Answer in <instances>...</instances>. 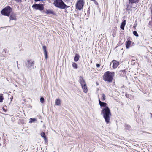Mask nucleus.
Returning a JSON list of instances; mask_svg holds the SVG:
<instances>
[{
  "label": "nucleus",
  "instance_id": "f257e3e1",
  "mask_svg": "<svg viewBox=\"0 0 152 152\" xmlns=\"http://www.w3.org/2000/svg\"><path fill=\"white\" fill-rule=\"evenodd\" d=\"M99 102L101 107H104L101 111V114L103 115V117L106 122L107 124L110 122L111 113L110 109L107 106V104L101 102L99 99Z\"/></svg>",
  "mask_w": 152,
  "mask_h": 152
},
{
  "label": "nucleus",
  "instance_id": "b1692460",
  "mask_svg": "<svg viewBox=\"0 0 152 152\" xmlns=\"http://www.w3.org/2000/svg\"><path fill=\"white\" fill-rule=\"evenodd\" d=\"M3 94H0V102H2L3 100Z\"/></svg>",
  "mask_w": 152,
  "mask_h": 152
},
{
  "label": "nucleus",
  "instance_id": "2eb2a0df",
  "mask_svg": "<svg viewBox=\"0 0 152 152\" xmlns=\"http://www.w3.org/2000/svg\"><path fill=\"white\" fill-rule=\"evenodd\" d=\"M131 43L132 42L131 41L127 39L126 43V49H128L130 47Z\"/></svg>",
  "mask_w": 152,
  "mask_h": 152
},
{
  "label": "nucleus",
  "instance_id": "412c9836",
  "mask_svg": "<svg viewBox=\"0 0 152 152\" xmlns=\"http://www.w3.org/2000/svg\"><path fill=\"white\" fill-rule=\"evenodd\" d=\"M72 66L75 69H77L78 68L77 65L75 63H74V62L72 63Z\"/></svg>",
  "mask_w": 152,
  "mask_h": 152
},
{
  "label": "nucleus",
  "instance_id": "39448f33",
  "mask_svg": "<svg viewBox=\"0 0 152 152\" xmlns=\"http://www.w3.org/2000/svg\"><path fill=\"white\" fill-rule=\"evenodd\" d=\"M12 9L10 6H7L1 11V14L4 16H9L12 11Z\"/></svg>",
  "mask_w": 152,
  "mask_h": 152
},
{
  "label": "nucleus",
  "instance_id": "393cba45",
  "mask_svg": "<svg viewBox=\"0 0 152 152\" xmlns=\"http://www.w3.org/2000/svg\"><path fill=\"white\" fill-rule=\"evenodd\" d=\"M116 30H114L113 31L112 35L113 37H115V36L116 34Z\"/></svg>",
  "mask_w": 152,
  "mask_h": 152
},
{
  "label": "nucleus",
  "instance_id": "4be33fe9",
  "mask_svg": "<svg viewBox=\"0 0 152 152\" xmlns=\"http://www.w3.org/2000/svg\"><path fill=\"white\" fill-rule=\"evenodd\" d=\"M125 128L127 130H129L131 128V126L129 125L126 124L125 125Z\"/></svg>",
  "mask_w": 152,
  "mask_h": 152
},
{
  "label": "nucleus",
  "instance_id": "4468645a",
  "mask_svg": "<svg viewBox=\"0 0 152 152\" xmlns=\"http://www.w3.org/2000/svg\"><path fill=\"white\" fill-rule=\"evenodd\" d=\"M40 135L42 137H43L45 141V142H47L48 140L46 136L45 135V133L44 132H42L40 133Z\"/></svg>",
  "mask_w": 152,
  "mask_h": 152
},
{
  "label": "nucleus",
  "instance_id": "7ed1b4c3",
  "mask_svg": "<svg viewBox=\"0 0 152 152\" xmlns=\"http://www.w3.org/2000/svg\"><path fill=\"white\" fill-rule=\"evenodd\" d=\"M53 3L55 7L61 9H65L69 7L65 4L62 0H55Z\"/></svg>",
  "mask_w": 152,
  "mask_h": 152
},
{
  "label": "nucleus",
  "instance_id": "c85d7f7f",
  "mask_svg": "<svg viewBox=\"0 0 152 152\" xmlns=\"http://www.w3.org/2000/svg\"><path fill=\"white\" fill-rule=\"evenodd\" d=\"M2 109L5 112H6L7 110V106H5L4 107H3Z\"/></svg>",
  "mask_w": 152,
  "mask_h": 152
},
{
  "label": "nucleus",
  "instance_id": "f3484780",
  "mask_svg": "<svg viewBox=\"0 0 152 152\" xmlns=\"http://www.w3.org/2000/svg\"><path fill=\"white\" fill-rule=\"evenodd\" d=\"M140 0H129V4H132L133 3H137L139 2Z\"/></svg>",
  "mask_w": 152,
  "mask_h": 152
},
{
  "label": "nucleus",
  "instance_id": "c9c22d12",
  "mask_svg": "<svg viewBox=\"0 0 152 152\" xmlns=\"http://www.w3.org/2000/svg\"><path fill=\"white\" fill-rule=\"evenodd\" d=\"M151 116H152V114H151Z\"/></svg>",
  "mask_w": 152,
  "mask_h": 152
},
{
  "label": "nucleus",
  "instance_id": "ddd939ff",
  "mask_svg": "<svg viewBox=\"0 0 152 152\" xmlns=\"http://www.w3.org/2000/svg\"><path fill=\"white\" fill-rule=\"evenodd\" d=\"M44 12L47 14H51L53 15H55V12L53 10H46L45 11H44Z\"/></svg>",
  "mask_w": 152,
  "mask_h": 152
},
{
  "label": "nucleus",
  "instance_id": "f03ea898",
  "mask_svg": "<svg viewBox=\"0 0 152 152\" xmlns=\"http://www.w3.org/2000/svg\"><path fill=\"white\" fill-rule=\"evenodd\" d=\"M114 75V72L106 71L103 76V80L105 81L111 83L112 82Z\"/></svg>",
  "mask_w": 152,
  "mask_h": 152
},
{
  "label": "nucleus",
  "instance_id": "72a5a7b5",
  "mask_svg": "<svg viewBox=\"0 0 152 152\" xmlns=\"http://www.w3.org/2000/svg\"><path fill=\"white\" fill-rule=\"evenodd\" d=\"M91 0L93 1L94 3L96 2L97 3V2L95 0Z\"/></svg>",
  "mask_w": 152,
  "mask_h": 152
},
{
  "label": "nucleus",
  "instance_id": "f8f14e48",
  "mask_svg": "<svg viewBox=\"0 0 152 152\" xmlns=\"http://www.w3.org/2000/svg\"><path fill=\"white\" fill-rule=\"evenodd\" d=\"M126 72L125 70H120L118 72V75L122 77L124 76L126 74Z\"/></svg>",
  "mask_w": 152,
  "mask_h": 152
},
{
  "label": "nucleus",
  "instance_id": "5701e85b",
  "mask_svg": "<svg viewBox=\"0 0 152 152\" xmlns=\"http://www.w3.org/2000/svg\"><path fill=\"white\" fill-rule=\"evenodd\" d=\"M132 7V4H131V5H127V8L126 9V10H131V8Z\"/></svg>",
  "mask_w": 152,
  "mask_h": 152
},
{
  "label": "nucleus",
  "instance_id": "6ab92c4d",
  "mask_svg": "<svg viewBox=\"0 0 152 152\" xmlns=\"http://www.w3.org/2000/svg\"><path fill=\"white\" fill-rule=\"evenodd\" d=\"M79 55L76 54L74 58V61L75 62L79 60Z\"/></svg>",
  "mask_w": 152,
  "mask_h": 152
},
{
  "label": "nucleus",
  "instance_id": "473e14b6",
  "mask_svg": "<svg viewBox=\"0 0 152 152\" xmlns=\"http://www.w3.org/2000/svg\"><path fill=\"white\" fill-rule=\"evenodd\" d=\"M15 1L17 2H19L21 0H15Z\"/></svg>",
  "mask_w": 152,
  "mask_h": 152
},
{
  "label": "nucleus",
  "instance_id": "0eeeda50",
  "mask_svg": "<svg viewBox=\"0 0 152 152\" xmlns=\"http://www.w3.org/2000/svg\"><path fill=\"white\" fill-rule=\"evenodd\" d=\"M32 7L36 10L40 11L43 10L44 9V5L42 4H34L32 5Z\"/></svg>",
  "mask_w": 152,
  "mask_h": 152
},
{
  "label": "nucleus",
  "instance_id": "f704fd0d",
  "mask_svg": "<svg viewBox=\"0 0 152 152\" xmlns=\"http://www.w3.org/2000/svg\"><path fill=\"white\" fill-rule=\"evenodd\" d=\"M95 3V4H98V3H96V2Z\"/></svg>",
  "mask_w": 152,
  "mask_h": 152
},
{
  "label": "nucleus",
  "instance_id": "20e7f679",
  "mask_svg": "<svg viewBox=\"0 0 152 152\" xmlns=\"http://www.w3.org/2000/svg\"><path fill=\"white\" fill-rule=\"evenodd\" d=\"M79 82L80 84L83 91L86 93L88 92L87 87L85 79L82 76H80L79 77Z\"/></svg>",
  "mask_w": 152,
  "mask_h": 152
},
{
  "label": "nucleus",
  "instance_id": "e433bc0d",
  "mask_svg": "<svg viewBox=\"0 0 152 152\" xmlns=\"http://www.w3.org/2000/svg\"><path fill=\"white\" fill-rule=\"evenodd\" d=\"M151 19L152 20V16L151 17Z\"/></svg>",
  "mask_w": 152,
  "mask_h": 152
},
{
  "label": "nucleus",
  "instance_id": "bb28decb",
  "mask_svg": "<svg viewBox=\"0 0 152 152\" xmlns=\"http://www.w3.org/2000/svg\"><path fill=\"white\" fill-rule=\"evenodd\" d=\"M133 34L136 37H138L139 36L138 34L136 31H133Z\"/></svg>",
  "mask_w": 152,
  "mask_h": 152
},
{
  "label": "nucleus",
  "instance_id": "aec40b11",
  "mask_svg": "<svg viewBox=\"0 0 152 152\" xmlns=\"http://www.w3.org/2000/svg\"><path fill=\"white\" fill-rule=\"evenodd\" d=\"M102 96L101 97V99L102 101H104L106 99V96L104 94H101Z\"/></svg>",
  "mask_w": 152,
  "mask_h": 152
},
{
  "label": "nucleus",
  "instance_id": "6e6552de",
  "mask_svg": "<svg viewBox=\"0 0 152 152\" xmlns=\"http://www.w3.org/2000/svg\"><path fill=\"white\" fill-rule=\"evenodd\" d=\"M111 63L113 64L112 67L114 69L116 68L119 64L118 61L114 60L112 61Z\"/></svg>",
  "mask_w": 152,
  "mask_h": 152
},
{
  "label": "nucleus",
  "instance_id": "2f4dec72",
  "mask_svg": "<svg viewBox=\"0 0 152 152\" xmlns=\"http://www.w3.org/2000/svg\"><path fill=\"white\" fill-rule=\"evenodd\" d=\"M150 9L151 10V14H152V4L151 5V6L150 8Z\"/></svg>",
  "mask_w": 152,
  "mask_h": 152
},
{
  "label": "nucleus",
  "instance_id": "a211bd4d",
  "mask_svg": "<svg viewBox=\"0 0 152 152\" xmlns=\"http://www.w3.org/2000/svg\"><path fill=\"white\" fill-rule=\"evenodd\" d=\"M126 20H124L122 23L121 24L120 26V28L123 30L124 29V27L126 24Z\"/></svg>",
  "mask_w": 152,
  "mask_h": 152
},
{
  "label": "nucleus",
  "instance_id": "cd10ccee",
  "mask_svg": "<svg viewBox=\"0 0 152 152\" xmlns=\"http://www.w3.org/2000/svg\"><path fill=\"white\" fill-rule=\"evenodd\" d=\"M40 102L42 103H43L44 102V99L43 97H41L40 98Z\"/></svg>",
  "mask_w": 152,
  "mask_h": 152
},
{
  "label": "nucleus",
  "instance_id": "9b49d317",
  "mask_svg": "<svg viewBox=\"0 0 152 152\" xmlns=\"http://www.w3.org/2000/svg\"><path fill=\"white\" fill-rule=\"evenodd\" d=\"M42 48L44 52V54L45 56V58L46 59H47L48 58L47 51L46 50V47L45 46H43Z\"/></svg>",
  "mask_w": 152,
  "mask_h": 152
},
{
  "label": "nucleus",
  "instance_id": "9d476101",
  "mask_svg": "<svg viewBox=\"0 0 152 152\" xmlns=\"http://www.w3.org/2000/svg\"><path fill=\"white\" fill-rule=\"evenodd\" d=\"M27 62V65L28 67H31L34 65V61L31 59L28 60Z\"/></svg>",
  "mask_w": 152,
  "mask_h": 152
},
{
  "label": "nucleus",
  "instance_id": "c756f323",
  "mask_svg": "<svg viewBox=\"0 0 152 152\" xmlns=\"http://www.w3.org/2000/svg\"><path fill=\"white\" fill-rule=\"evenodd\" d=\"M1 145H2L4 147H5L6 146V144L5 143L4 141L3 142L2 144L1 143L0 144V146Z\"/></svg>",
  "mask_w": 152,
  "mask_h": 152
},
{
  "label": "nucleus",
  "instance_id": "a878e982",
  "mask_svg": "<svg viewBox=\"0 0 152 152\" xmlns=\"http://www.w3.org/2000/svg\"><path fill=\"white\" fill-rule=\"evenodd\" d=\"M36 121V119L34 118H30L29 122L32 123V122Z\"/></svg>",
  "mask_w": 152,
  "mask_h": 152
},
{
  "label": "nucleus",
  "instance_id": "7c9ffc66",
  "mask_svg": "<svg viewBox=\"0 0 152 152\" xmlns=\"http://www.w3.org/2000/svg\"><path fill=\"white\" fill-rule=\"evenodd\" d=\"M96 67L98 68L100 67V64H96Z\"/></svg>",
  "mask_w": 152,
  "mask_h": 152
},
{
  "label": "nucleus",
  "instance_id": "1a4fd4ad",
  "mask_svg": "<svg viewBox=\"0 0 152 152\" xmlns=\"http://www.w3.org/2000/svg\"><path fill=\"white\" fill-rule=\"evenodd\" d=\"M10 20H16L17 19L15 13L14 12L12 13L10 16Z\"/></svg>",
  "mask_w": 152,
  "mask_h": 152
},
{
  "label": "nucleus",
  "instance_id": "423d86ee",
  "mask_svg": "<svg viewBox=\"0 0 152 152\" xmlns=\"http://www.w3.org/2000/svg\"><path fill=\"white\" fill-rule=\"evenodd\" d=\"M84 4V0H78L76 5V8L79 10H80L83 8Z\"/></svg>",
  "mask_w": 152,
  "mask_h": 152
},
{
  "label": "nucleus",
  "instance_id": "dca6fc26",
  "mask_svg": "<svg viewBox=\"0 0 152 152\" xmlns=\"http://www.w3.org/2000/svg\"><path fill=\"white\" fill-rule=\"evenodd\" d=\"M61 104V100L59 99H56L55 102V104L56 105L59 106Z\"/></svg>",
  "mask_w": 152,
  "mask_h": 152
}]
</instances>
